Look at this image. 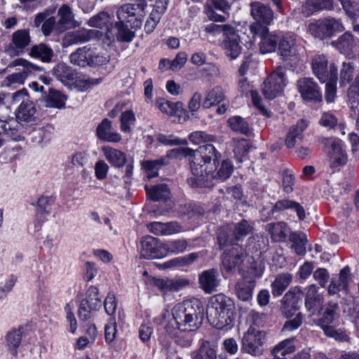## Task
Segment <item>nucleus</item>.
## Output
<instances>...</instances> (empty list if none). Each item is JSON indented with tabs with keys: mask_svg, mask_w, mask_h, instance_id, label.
<instances>
[{
	"mask_svg": "<svg viewBox=\"0 0 359 359\" xmlns=\"http://www.w3.org/2000/svg\"><path fill=\"white\" fill-rule=\"evenodd\" d=\"M170 156L190 157V168L194 177L188 178L187 182L193 188H211L214 186V180L224 181L233 170L232 163L228 160L222 161L216 170V163L221 155L211 144L201 145L196 150L188 147L174 149L170 151Z\"/></svg>",
	"mask_w": 359,
	"mask_h": 359,
	"instance_id": "f257e3e1",
	"label": "nucleus"
},
{
	"mask_svg": "<svg viewBox=\"0 0 359 359\" xmlns=\"http://www.w3.org/2000/svg\"><path fill=\"white\" fill-rule=\"evenodd\" d=\"M323 151L327 154L330 167L344 165L348 161V155L342 141L335 137H322L320 140Z\"/></svg>",
	"mask_w": 359,
	"mask_h": 359,
	"instance_id": "f03ea898",
	"label": "nucleus"
},
{
	"mask_svg": "<svg viewBox=\"0 0 359 359\" xmlns=\"http://www.w3.org/2000/svg\"><path fill=\"white\" fill-rule=\"evenodd\" d=\"M70 62L79 67H96L107 64L109 57L97 53L94 50L84 46L78 48L69 55Z\"/></svg>",
	"mask_w": 359,
	"mask_h": 359,
	"instance_id": "7ed1b4c3",
	"label": "nucleus"
},
{
	"mask_svg": "<svg viewBox=\"0 0 359 359\" xmlns=\"http://www.w3.org/2000/svg\"><path fill=\"white\" fill-rule=\"evenodd\" d=\"M266 341V332L250 325L242 339V350L253 356L263 353V346Z\"/></svg>",
	"mask_w": 359,
	"mask_h": 359,
	"instance_id": "20e7f679",
	"label": "nucleus"
},
{
	"mask_svg": "<svg viewBox=\"0 0 359 359\" xmlns=\"http://www.w3.org/2000/svg\"><path fill=\"white\" fill-rule=\"evenodd\" d=\"M308 29L314 37L325 39L330 38L335 32H342L344 27L339 20L329 18L309 24Z\"/></svg>",
	"mask_w": 359,
	"mask_h": 359,
	"instance_id": "39448f33",
	"label": "nucleus"
},
{
	"mask_svg": "<svg viewBox=\"0 0 359 359\" xmlns=\"http://www.w3.org/2000/svg\"><path fill=\"white\" fill-rule=\"evenodd\" d=\"M31 41L29 29H18L11 34V41L5 46L4 51L11 57L19 56L26 52Z\"/></svg>",
	"mask_w": 359,
	"mask_h": 359,
	"instance_id": "423d86ee",
	"label": "nucleus"
},
{
	"mask_svg": "<svg viewBox=\"0 0 359 359\" xmlns=\"http://www.w3.org/2000/svg\"><path fill=\"white\" fill-rule=\"evenodd\" d=\"M285 86V72L282 67H278L264 81L262 93L266 99L272 100L282 93Z\"/></svg>",
	"mask_w": 359,
	"mask_h": 359,
	"instance_id": "0eeeda50",
	"label": "nucleus"
},
{
	"mask_svg": "<svg viewBox=\"0 0 359 359\" xmlns=\"http://www.w3.org/2000/svg\"><path fill=\"white\" fill-rule=\"evenodd\" d=\"M250 32L253 35L254 39L255 37L260 39L259 48L261 53H269L276 50L279 37L276 34L270 32L267 27L256 25L252 26Z\"/></svg>",
	"mask_w": 359,
	"mask_h": 359,
	"instance_id": "6e6552de",
	"label": "nucleus"
},
{
	"mask_svg": "<svg viewBox=\"0 0 359 359\" xmlns=\"http://www.w3.org/2000/svg\"><path fill=\"white\" fill-rule=\"evenodd\" d=\"M250 15L255 20L249 27L250 31L254 25H259L262 27L270 25L274 18V13L271 7L260 1H253L250 4Z\"/></svg>",
	"mask_w": 359,
	"mask_h": 359,
	"instance_id": "1a4fd4ad",
	"label": "nucleus"
},
{
	"mask_svg": "<svg viewBox=\"0 0 359 359\" xmlns=\"http://www.w3.org/2000/svg\"><path fill=\"white\" fill-rule=\"evenodd\" d=\"M143 276L144 277V281L147 285H154L163 293L178 291L189 284V280L185 278L173 280L149 276L147 271L143 272Z\"/></svg>",
	"mask_w": 359,
	"mask_h": 359,
	"instance_id": "9d476101",
	"label": "nucleus"
},
{
	"mask_svg": "<svg viewBox=\"0 0 359 359\" xmlns=\"http://www.w3.org/2000/svg\"><path fill=\"white\" fill-rule=\"evenodd\" d=\"M140 256L144 259L164 257V243L151 236L143 237L140 241Z\"/></svg>",
	"mask_w": 359,
	"mask_h": 359,
	"instance_id": "9b49d317",
	"label": "nucleus"
},
{
	"mask_svg": "<svg viewBox=\"0 0 359 359\" xmlns=\"http://www.w3.org/2000/svg\"><path fill=\"white\" fill-rule=\"evenodd\" d=\"M144 4H126L121 6L117 11L116 15L119 21L133 24V27H139L143 16Z\"/></svg>",
	"mask_w": 359,
	"mask_h": 359,
	"instance_id": "f8f14e48",
	"label": "nucleus"
},
{
	"mask_svg": "<svg viewBox=\"0 0 359 359\" xmlns=\"http://www.w3.org/2000/svg\"><path fill=\"white\" fill-rule=\"evenodd\" d=\"M247 258L244 250L241 246L235 245L224 252L222 264L227 272H231L236 267L240 269Z\"/></svg>",
	"mask_w": 359,
	"mask_h": 359,
	"instance_id": "ddd939ff",
	"label": "nucleus"
},
{
	"mask_svg": "<svg viewBox=\"0 0 359 359\" xmlns=\"http://www.w3.org/2000/svg\"><path fill=\"white\" fill-rule=\"evenodd\" d=\"M234 303L228 297L219 294L212 297L207 305V314H228L234 311Z\"/></svg>",
	"mask_w": 359,
	"mask_h": 359,
	"instance_id": "4468645a",
	"label": "nucleus"
},
{
	"mask_svg": "<svg viewBox=\"0 0 359 359\" xmlns=\"http://www.w3.org/2000/svg\"><path fill=\"white\" fill-rule=\"evenodd\" d=\"M298 91L304 100L319 102L322 94L316 83L311 79L302 78L297 81Z\"/></svg>",
	"mask_w": 359,
	"mask_h": 359,
	"instance_id": "2eb2a0df",
	"label": "nucleus"
},
{
	"mask_svg": "<svg viewBox=\"0 0 359 359\" xmlns=\"http://www.w3.org/2000/svg\"><path fill=\"white\" fill-rule=\"evenodd\" d=\"M278 53L283 60H291L299 55L297 39L294 34H286L279 38Z\"/></svg>",
	"mask_w": 359,
	"mask_h": 359,
	"instance_id": "dca6fc26",
	"label": "nucleus"
},
{
	"mask_svg": "<svg viewBox=\"0 0 359 359\" xmlns=\"http://www.w3.org/2000/svg\"><path fill=\"white\" fill-rule=\"evenodd\" d=\"M303 292L299 287H294L285 293L282 299L283 311L287 314H291L300 308Z\"/></svg>",
	"mask_w": 359,
	"mask_h": 359,
	"instance_id": "f3484780",
	"label": "nucleus"
},
{
	"mask_svg": "<svg viewBox=\"0 0 359 359\" xmlns=\"http://www.w3.org/2000/svg\"><path fill=\"white\" fill-rule=\"evenodd\" d=\"M182 332H192L202 324L204 316H168Z\"/></svg>",
	"mask_w": 359,
	"mask_h": 359,
	"instance_id": "a211bd4d",
	"label": "nucleus"
},
{
	"mask_svg": "<svg viewBox=\"0 0 359 359\" xmlns=\"http://www.w3.org/2000/svg\"><path fill=\"white\" fill-rule=\"evenodd\" d=\"M198 283L201 288L207 294L216 291L219 285V273L215 269H210L203 271L198 277Z\"/></svg>",
	"mask_w": 359,
	"mask_h": 359,
	"instance_id": "6ab92c4d",
	"label": "nucleus"
},
{
	"mask_svg": "<svg viewBox=\"0 0 359 359\" xmlns=\"http://www.w3.org/2000/svg\"><path fill=\"white\" fill-rule=\"evenodd\" d=\"M312 69L321 82H325L331 77V63L328 67V60L325 55H317L312 59Z\"/></svg>",
	"mask_w": 359,
	"mask_h": 359,
	"instance_id": "aec40b11",
	"label": "nucleus"
},
{
	"mask_svg": "<svg viewBox=\"0 0 359 359\" xmlns=\"http://www.w3.org/2000/svg\"><path fill=\"white\" fill-rule=\"evenodd\" d=\"M308 126V121L300 119L295 124L291 126L285 138V144L288 149L294 148L298 140L303 139V133Z\"/></svg>",
	"mask_w": 359,
	"mask_h": 359,
	"instance_id": "412c9836",
	"label": "nucleus"
},
{
	"mask_svg": "<svg viewBox=\"0 0 359 359\" xmlns=\"http://www.w3.org/2000/svg\"><path fill=\"white\" fill-rule=\"evenodd\" d=\"M225 36L222 46L226 51V54L231 59H236L241 54L242 47L240 44V38L234 27Z\"/></svg>",
	"mask_w": 359,
	"mask_h": 359,
	"instance_id": "4be33fe9",
	"label": "nucleus"
},
{
	"mask_svg": "<svg viewBox=\"0 0 359 359\" xmlns=\"http://www.w3.org/2000/svg\"><path fill=\"white\" fill-rule=\"evenodd\" d=\"M111 122L107 118H104L98 125L97 128V135L99 139L109 142H118L121 140V135L111 130Z\"/></svg>",
	"mask_w": 359,
	"mask_h": 359,
	"instance_id": "5701e85b",
	"label": "nucleus"
},
{
	"mask_svg": "<svg viewBox=\"0 0 359 359\" xmlns=\"http://www.w3.org/2000/svg\"><path fill=\"white\" fill-rule=\"evenodd\" d=\"M266 230L270 234L273 241L282 242L285 241L290 229L286 223L278 222L267 224Z\"/></svg>",
	"mask_w": 359,
	"mask_h": 359,
	"instance_id": "b1692460",
	"label": "nucleus"
},
{
	"mask_svg": "<svg viewBox=\"0 0 359 359\" xmlns=\"http://www.w3.org/2000/svg\"><path fill=\"white\" fill-rule=\"evenodd\" d=\"M333 8L332 0H306L303 5L302 12L309 16L314 12L323 9L331 10Z\"/></svg>",
	"mask_w": 359,
	"mask_h": 359,
	"instance_id": "393cba45",
	"label": "nucleus"
},
{
	"mask_svg": "<svg viewBox=\"0 0 359 359\" xmlns=\"http://www.w3.org/2000/svg\"><path fill=\"white\" fill-rule=\"evenodd\" d=\"M29 55L39 59L43 62H50L52 60L54 53L51 48L41 43L32 46L29 50Z\"/></svg>",
	"mask_w": 359,
	"mask_h": 359,
	"instance_id": "a878e982",
	"label": "nucleus"
},
{
	"mask_svg": "<svg viewBox=\"0 0 359 359\" xmlns=\"http://www.w3.org/2000/svg\"><path fill=\"white\" fill-rule=\"evenodd\" d=\"M293 209L300 220L304 219L306 217L305 210L301 204L295 201L290 200H281L276 203L272 208V212H279L285 209Z\"/></svg>",
	"mask_w": 359,
	"mask_h": 359,
	"instance_id": "bb28decb",
	"label": "nucleus"
},
{
	"mask_svg": "<svg viewBox=\"0 0 359 359\" xmlns=\"http://www.w3.org/2000/svg\"><path fill=\"white\" fill-rule=\"evenodd\" d=\"M332 45L344 54L349 53L355 46V41L353 34L346 32L339 39L332 42Z\"/></svg>",
	"mask_w": 359,
	"mask_h": 359,
	"instance_id": "cd10ccee",
	"label": "nucleus"
},
{
	"mask_svg": "<svg viewBox=\"0 0 359 359\" xmlns=\"http://www.w3.org/2000/svg\"><path fill=\"white\" fill-rule=\"evenodd\" d=\"M226 98L224 90L220 86H215L207 93L203 107L210 108L224 101Z\"/></svg>",
	"mask_w": 359,
	"mask_h": 359,
	"instance_id": "c85d7f7f",
	"label": "nucleus"
},
{
	"mask_svg": "<svg viewBox=\"0 0 359 359\" xmlns=\"http://www.w3.org/2000/svg\"><path fill=\"white\" fill-rule=\"evenodd\" d=\"M290 241L292 243V248L297 255L303 256L306 253V236L302 231H294L290 234Z\"/></svg>",
	"mask_w": 359,
	"mask_h": 359,
	"instance_id": "c756f323",
	"label": "nucleus"
},
{
	"mask_svg": "<svg viewBox=\"0 0 359 359\" xmlns=\"http://www.w3.org/2000/svg\"><path fill=\"white\" fill-rule=\"evenodd\" d=\"M349 268L345 267L341 270L337 279H333L329 286L330 294H336L341 290H346L348 283Z\"/></svg>",
	"mask_w": 359,
	"mask_h": 359,
	"instance_id": "7c9ffc66",
	"label": "nucleus"
},
{
	"mask_svg": "<svg viewBox=\"0 0 359 359\" xmlns=\"http://www.w3.org/2000/svg\"><path fill=\"white\" fill-rule=\"evenodd\" d=\"M337 68L335 65L331 66V77L327 79L325 86V100L327 102L334 101L337 92Z\"/></svg>",
	"mask_w": 359,
	"mask_h": 359,
	"instance_id": "2f4dec72",
	"label": "nucleus"
},
{
	"mask_svg": "<svg viewBox=\"0 0 359 359\" xmlns=\"http://www.w3.org/2000/svg\"><path fill=\"white\" fill-rule=\"evenodd\" d=\"M292 281V275L282 273L278 275L271 283L272 294L273 296H280L286 290Z\"/></svg>",
	"mask_w": 359,
	"mask_h": 359,
	"instance_id": "473e14b6",
	"label": "nucleus"
},
{
	"mask_svg": "<svg viewBox=\"0 0 359 359\" xmlns=\"http://www.w3.org/2000/svg\"><path fill=\"white\" fill-rule=\"evenodd\" d=\"M145 189L150 199L154 201L166 200L170 197V189L168 187L164 184L154 186L150 189L146 186Z\"/></svg>",
	"mask_w": 359,
	"mask_h": 359,
	"instance_id": "72a5a7b5",
	"label": "nucleus"
},
{
	"mask_svg": "<svg viewBox=\"0 0 359 359\" xmlns=\"http://www.w3.org/2000/svg\"><path fill=\"white\" fill-rule=\"evenodd\" d=\"M105 158L115 167L123 166L126 161L125 154L119 150L111 147L102 148Z\"/></svg>",
	"mask_w": 359,
	"mask_h": 359,
	"instance_id": "f704fd0d",
	"label": "nucleus"
},
{
	"mask_svg": "<svg viewBox=\"0 0 359 359\" xmlns=\"http://www.w3.org/2000/svg\"><path fill=\"white\" fill-rule=\"evenodd\" d=\"M60 17L57 25L59 29H69L74 26V15L69 6L63 5L58 11Z\"/></svg>",
	"mask_w": 359,
	"mask_h": 359,
	"instance_id": "c9c22d12",
	"label": "nucleus"
},
{
	"mask_svg": "<svg viewBox=\"0 0 359 359\" xmlns=\"http://www.w3.org/2000/svg\"><path fill=\"white\" fill-rule=\"evenodd\" d=\"M210 325L218 330H229L233 326V318L231 316H206Z\"/></svg>",
	"mask_w": 359,
	"mask_h": 359,
	"instance_id": "e433bc0d",
	"label": "nucleus"
},
{
	"mask_svg": "<svg viewBox=\"0 0 359 359\" xmlns=\"http://www.w3.org/2000/svg\"><path fill=\"white\" fill-rule=\"evenodd\" d=\"M17 66H20L22 67V69L20 71L25 79L27 78L32 73L34 72H40L42 70V68L32 63L31 62L24 59V58H18L13 60L8 65V67H15Z\"/></svg>",
	"mask_w": 359,
	"mask_h": 359,
	"instance_id": "4c0bfd02",
	"label": "nucleus"
},
{
	"mask_svg": "<svg viewBox=\"0 0 359 359\" xmlns=\"http://www.w3.org/2000/svg\"><path fill=\"white\" fill-rule=\"evenodd\" d=\"M16 118L10 117L6 119H0V134L4 133L10 136L17 134L21 125Z\"/></svg>",
	"mask_w": 359,
	"mask_h": 359,
	"instance_id": "58836bf2",
	"label": "nucleus"
},
{
	"mask_svg": "<svg viewBox=\"0 0 359 359\" xmlns=\"http://www.w3.org/2000/svg\"><path fill=\"white\" fill-rule=\"evenodd\" d=\"M216 358L215 348L207 340H203L199 348L193 354V359H216Z\"/></svg>",
	"mask_w": 359,
	"mask_h": 359,
	"instance_id": "ea45409f",
	"label": "nucleus"
},
{
	"mask_svg": "<svg viewBox=\"0 0 359 359\" xmlns=\"http://www.w3.org/2000/svg\"><path fill=\"white\" fill-rule=\"evenodd\" d=\"M53 74L62 82L73 81L75 78L74 71L65 63H58L53 69Z\"/></svg>",
	"mask_w": 359,
	"mask_h": 359,
	"instance_id": "a19ab883",
	"label": "nucleus"
},
{
	"mask_svg": "<svg viewBox=\"0 0 359 359\" xmlns=\"http://www.w3.org/2000/svg\"><path fill=\"white\" fill-rule=\"evenodd\" d=\"M254 288L253 282H247L245 280L238 281L235 285L236 294L242 301H248L252 297Z\"/></svg>",
	"mask_w": 359,
	"mask_h": 359,
	"instance_id": "79ce46f5",
	"label": "nucleus"
},
{
	"mask_svg": "<svg viewBox=\"0 0 359 359\" xmlns=\"http://www.w3.org/2000/svg\"><path fill=\"white\" fill-rule=\"evenodd\" d=\"M35 113L36 109L34 103L30 100H27L26 102L20 104L16 116L19 121L29 122L32 121Z\"/></svg>",
	"mask_w": 359,
	"mask_h": 359,
	"instance_id": "37998d69",
	"label": "nucleus"
},
{
	"mask_svg": "<svg viewBox=\"0 0 359 359\" xmlns=\"http://www.w3.org/2000/svg\"><path fill=\"white\" fill-rule=\"evenodd\" d=\"M46 106L49 107L62 108L65 107V96L60 92L48 88V94L44 97Z\"/></svg>",
	"mask_w": 359,
	"mask_h": 359,
	"instance_id": "c03bdc74",
	"label": "nucleus"
},
{
	"mask_svg": "<svg viewBox=\"0 0 359 359\" xmlns=\"http://www.w3.org/2000/svg\"><path fill=\"white\" fill-rule=\"evenodd\" d=\"M156 104L161 112L170 116L175 114L183 106L180 102H172L163 98L158 99Z\"/></svg>",
	"mask_w": 359,
	"mask_h": 359,
	"instance_id": "a18cd8bd",
	"label": "nucleus"
},
{
	"mask_svg": "<svg viewBox=\"0 0 359 359\" xmlns=\"http://www.w3.org/2000/svg\"><path fill=\"white\" fill-rule=\"evenodd\" d=\"M294 338L287 339L277 344L271 351L273 356L278 353L280 356L285 358L287 354H291L295 351V346L293 344Z\"/></svg>",
	"mask_w": 359,
	"mask_h": 359,
	"instance_id": "49530a36",
	"label": "nucleus"
},
{
	"mask_svg": "<svg viewBox=\"0 0 359 359\" xmlns=\"http://www.w3.org/2000/svg\"><path fill=\"white\" fill-rule=\"evenodd\" d=\"M166 4L167 3L165 2V5H163L161 8L157 6V8H160L161 11L155 8L150 13L149 17L144 25V30L147 34L151 33L157 24L159 22L161 19V13L164 12V11L166 9Z\"/></svg>",
	"mask_w": 359,
	"mask_h": 359,
	"instance_id": "de8ad7c7",
	"label": "nucleus"
},
{
	"mask_svg": "<svg viewBox=\"0 0 359 359\" xmlns=\"http://www.w3.org/2000/svg\"><path fill=\"white\" fill-rule=\"evenodd\" d=\"M22 339L20 329H13L7 334L6 341L10 351L13 355H17V348L19 347Z\"/></svg>",
	"mask_w": 359,
	"mask_h": 359,
	"instance_id": "09e8293b",
	"label": "nucleus"
},
{
	"mask_svg": "<svg viewBox=\"0 0 359 359\" xmlns=\"http://www.w3.org/2000/svg\"><path fill=\"white\" fill-rule=\"evenodd\" d=\"M187 247L185 240H176L164 243V257L169 253L178 254L183 252Z\"/></svg>",
	"mask_w": 359,
	"mask_h": 359,
	"instance_id": "8fccbe9b",
	"label": "nucleus"
},
{
	"mask_svg": "<svg viewBox=\"0 0 359 359\" xmlns=\"http://www.w3.org/2000/svg\"><path fill=\"white\" fill-rule=\"evenodd\" d=\"M89 40V36L84 32H72L65 34L63 39V46H69L73 44L86 42Z\"/></svg>",
	"mask_w": 359,
	"mask_h": 359,
	"instance_id": "3c124183",
	"label": "nucleus"
},
{
	"mask_svg": "<svg viewBox=\"0 0 359 359\" xmlns=\"http://www.w3.org/2000/svg\"><path fill=\"white\" fill-rule=\"evenodd\" d=\"M253 228L245 219L241 220L236 223L234 226L233 236L234 239L239 241L243 237L248 236L252 232Z\"/></svg>",
	"mask_w": 359,
	"mask_h": 359,
	"instance_id": "603ef678",
	"label": "nucleus"
},
{
	"mask_svg": "<svg viewBox=\"0 0 359 359\" xmlns=\"http://www.w3.org/2000/svg\"><path fill=\"white\" fill-rule=\"evenodd\" d=\"M115 27L118 30L116 39L121 42H130L135 36L133 32L130 31L123 22H116Z\"/></svg>",
	"mask_w": 359,
	"mask_h": 359,
	"instance_id": "864d4df0",
	"label": "nucleus"
},
{
	"mask_svg": "<svg viewBox=\"0 0 359 359\" xmlns=\"http://www.w3.org/2000/svg\"><path fill=\"white\" fill-rule=\"evenodd\" d=\"M228 123L230 128L234 131L245 135L250 132L248 123L241 116H233L230 118L228 120Z\"/></svg>",
	"mask_w": 359,
	"mask_h": 359,
	"instance_id": "5fc2aeb1",
	"label": "nucleus"
},
{
	"mask_svg": "<svg viewBox=\"0 0 359 359\" xmlns=\"http://www.w3.org/2000/svg\"><path fill=\"white\" fill-rule=\"evenodd\" d=\"M102 306V302L100 299L91 298L90 300H83L80 304L79 312L82 313H93L96 312Z\"/></svg>",
	"mask_w": 359,
	"mask_h": 359,
	"instance_id": "6e6d98bb",
	"label": "nucleus"
},
{
	"mask_svg": "<svg viewBox=\"0 0 359 359\" xmlns=\"http://www.w3.org/2000/svg\"><path fill=\"white\" fill-rule=\"evenodd\" d=\"M109 20V15L107 12L102 11L92 17L88 20V25L90 27L102 29L108 26Z\"/></svg>",
	"mask_w": 359,
	"mask_h": 359,
	"instance_id": "4d7b16f0",
	"label": "nucleus"
},
{
	"mask_svg": "<svg viewBox=\"0 0 359 359\" xmlns=\"http://www.w3.org/2000/svg\"><path fill=\"white\" fill-rule=\"evenodd\" d=\"M233 27L229 25H216L211 23L205 27V32L210 35L217 36L219 34H223L225 36L229 32L232 30Z\"/></svg>",
	"mask_w": 359,
	"mask_h": 359,
	"instance_id": "13d9d810",
	"label": "nucleus"
},
{
	"mask_svg": "<svg viewBox=\"0 0 359 359\" xmlns=\"http://www.w3.org/2000/svg\"><path fill=\"white\" fill-rule=\"evenodd\" d=\"M355 68L351 62H344L340 72V85L349 83L353 79Z\"/></svg>",
	"mask_w": 359,
	"mask_h": 359,
	"instance_id": "bf43d9fd",
	"label": "nucleus"
},
{
	"mask_svg": "<svg viewBox=\"0 0 359 359\" xmlns=\"http://www.w3.org/2000/svg\"><path fill=\"white\" fill-rule=\"evenodd\" d=\"M186 314H203V307L201 302L198 299L184 301Z\"/></svg>",
	"mask_w": 359,
	"mask_h": 359,
	"instance_id": "052dcab7",
	"label": "nucleus"
},
{
	"mask_svg": "<svg viewBox=\"0 0 359 359\" xmlns=\"http://www.w3.org/2000/svg\"><path fill=\"white\" fill-rule=\"evenodd\" d=\"M121 128L123 132L130 131V125L135 121V115L131 111H126L122 113L121 118Z\"/></svg>",
	"mask_w": 359,
	"mask_h": 359,
	"instance_id": "680f3d73",
	"label": "nucleus"
},
{
	"mask_svg": "<svg viewBox=\"0 0 359 359\" xmlns=\"http://www.w3.org/2000/svg\"><path fill=\"white\" fill-rule=\"evenodd\" d=\"M116 334V323L114 318H111L104 327L105 340L107 343L112 342Z\"/></svg>",
	"mask_w": 359,
	"mask_h": 359,
	"instance_id": "e2e57ef3",
	"label": "nucleus"
},
{
	"mask_svg": "<svg viewBox=\"0 0 359 359\" xmlns=\"http://www.w3.org/2000/svg\"><path fill=\"white\" fill-rule=\"evenodd\" d=\"M48 198H47V197L41 196L38 200V202H37L38 209H37L36 217H37V221L39 222H40V224L43 222L46 215H48V213L46 210V207L48 205Z\"/></svg>",
	"mask_w": 359,
	"mask_h": 359,
	"instance_id": "0e129e2a",
	"label": "nucleus"
},
{
	"mask_svg": "<svg viewBox=\"0 0 359 359\" xmlns=\"http://www.w3.org/2000/svg\"><path fill=\"white\" fill-rule=\"evenodd\" d=\"M288 319L284 324L282 331H292L297 329L302 324V316H290Z\"/></svg>",
	"mask_w": 359,
	"mask_h": 359,
	"instance_id": "69168bd1",
	"label": "nucleus"
},
{
	"mask_svg": "<svg viewBox=\"0 0 359 359\" xmlns=\"http://www.w3.org/2000/svg\"><path fill=\"white\" fill-rule=\"evenodd\" d=\"M189 140L194 144H199L202 142L213 141L214 137L202 131H196L190 134Z\"/></svg>",
	"mask_w": 359,
	"mask_h": 359,
	"instance_id": "338daca9",
	"label": "nucleus"
},
{
	"mask_svg": "<svg viewBox=\"0 0 359 359\" xmlns=\"http://www.w3.org/2000/svg\"><path fill=\"white\" fill-rule=\"evenodd\" d=\"M325 334L327 337H333L340 341H347L348 340V337L344 331L341 329H335L333 325L330 328H327Z\"/></svg>",
	"mask_w": 359,
	"mask_h": 359,
	"instance_id": "774afa93",
	"label": "nucleus"
}]
</instances>
